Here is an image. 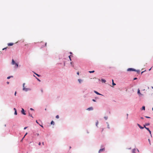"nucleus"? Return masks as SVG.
Returning a JSON list of instances; mask_svg holds the SVG:
<instances>
[{
	"label": "nucleus",
	"instance_id": "c85d7f7f",
	"mask_svg": "<svg viewBox=\"0 0 153 153\" xmlns=\"http://www.w3.org/2000/svg\"><path fill=\"white\" fill-rule=\"evenodd\" d=\"M40 126H41L42 127L44 128L43 125H39Z\"/></svg>",
	"mask_w": 153,
	"mask_h": 153
},
{
	"label": "nucleus",
	"instance_id": "423d86ee",
	"mask_svg": "<svg viewBox=\"0 0 153 153\" xmlns=\"http://www.w3.org/2000/svg\"><path fill=\"white\" fill-rule=\"evenodd\" d=\"M138 127L141 129H143L144 128V126L143 127H142L141 126V125H137Z\"/></svg>",
	"mask_w": 153,
	"mask_h": 153
},
{
	"label": "nucleus",
	"instance_id": "e433bc0d",
	"mask_svg": "<svg viewBox=\"0 0 153 153\" xmlns=\"http://www.w3.org/2000/svg\"><path fill=\"white\" fill-rule=\"evenodd\" d=\"M136 149V150H137V151H138V152H139V150H138V149Z\"/></svg>",
	"mask_w": 153,
	"mask_h": 153
},
{
	"label": "nucleus",
	"instance_id": "052dcab7",
	"mask_svg": "<svg viewBox=\"0 0 153 153\" xmlns=\"http://www.w3.org/2000/svg\"><path fill=\"white\" fill-rule=\"evenodd\" d=\"M70 53L71 54H72V53L71 52H70Z\"/></svg>",
	"mask_w": 153,
	"mask_h": 153
},
{
	"label": "nucleus",
	"instance_id": "6ab92c4d",
	"mask_svg": "<svg viewBox=\"0 0 153 153\" xmlns=\"http://www.w3.org/2000/svg\"><path fill=\"white\" fill-rule=\"evenodd\" d=\"M148 140L149 142V143L150 145H151V141H150V139H149Z\"/></svg>",
	"mask_w": 153,
	"mask_h": 153
},
{
	"label": "nucleus",
	"instance_id": "4d7b16f0",
	"mask_svg": "<svg viewBox=\"0 0 153 153\" xmlns=\"http://www.w3.org/2000/svg\"><path fill=\"white\" fill-rule=\"evenodd\" d=\"M131 149V148H129V149Z\"/></svg>",
	"mask_w": 153,
	"mask_h": 153
},
{
	"label": "nucleus",
	"instance_id": "ea45409f",
	"mask_svg": "<svg viewBox=\"0 0 153 153\" xmlns=\"http://www.w3.org/2000/svg\"><path fill=\"white\" fill-rule=\"evenodd\" d=\"M16 91L15 93V96H16Z\"/></svg>",
	"mask_w": 153,
	"mask_h": 153
},
{
	"label": "nucleus",
	"instance_id": "680f3d73",
	"mask_svg": "<svg viewBox=\"0 0 153 153\" xmlns=\"http://www.w3.org/2000/svg\"><path fill=\"white\" fill-rule=\"evenodd\" d=\"M151 68L149 70V71H150L151 69Z\"/></svg>",
	"mask_w": 153,
	"mask_h": 153
},
{
	"label": "nucleus",
	"instance_id": "69168bd1",
	"mask_svg": "<svg viewBox=\"0 0 153 153\" xmlns=\"http://www.w3.org/2000/svg\"><path fill=\"white\" fill-rule=\"evenodd\" d=\"M45 110H46V108H45Z\"/></svg>",
	"mask_w": 153,
	"mask_h": 153
},
{
	"label": "nucleus",
	"instance_id": "1a4fd4ad",
	"mask_svg": "<svg viewBox=\"0 0 153 153\" xmlns=\"http://www.w3.org/2000/svg\"><path fill=\"white\" fill-rule=\"evenodd\" d=\"M136 150V149H133L132 150V153H136L135 152Z\"/></svg>",
	"mask_w": 153,
	"mask_h": 153
},
{
	"label": "nucleus",
	"instance_id": "473e14b6",
	"mask_svg": "<svg viewBox=\"0 0 153 153\" xmlns=\"http://www.w3.org/2000/svg\"><path fill=\"white\" fill-rule=\"evenodd\" d=\"M39 145H40L41 144V143L40 142H39L38 144Z\"/></svg>",
	"mask_w": 153,
	"mask_h": 153
},
{
	"label": "nucleus",
	"instance_id": "a19ab883",
	"mask_svg": "<svg viewBox=\"0 0 153 153\" xmlns=\"http://www.w3.org/2000/svg\"><path fill=\"white\" fill-rule=\"evenodd\" d=\"M41 91L42 92H43V90L42 89H41Z\"/></svg>",
	"mask_w": 153,
	"mask_h": 153
},
{
	"label": "nucleus",
	"instance_id": "bb28decb",
	"mask_svg": "<svg viewBox=\"0 0 153 153\" xmlns=\"http://www.w3.org/2000/svg\"><path fill=\"white\" fill-rule=\"evenodd\" d=\"M137 93L138 94H140V90L139 89L138 91V92H137Z\"/></svg>",
	"mask_w": 153,
	"mask_h": 153
},
{
	"label": "nucleus",
	"instance_id": "58836bf2",
	"mask_svg": "<svg viewBox=\"0 0 153 153\" xmlns=\"http://www.w3.org/2000/svg\"><path fill=\"white\" fill-rule=\"evenodd\" d=\"M13 109H14V110L15 111H16V109L15 108H14Z\"/></svg>",
	"mask_w": 153,
	"mask_h": 153
},
{
	"label": "nucleus",
	"instance_id": "5701e85b",
	"mask_svg": "<svg viewBox=\"0 0 153 153\" xmlns=\"http://www.w3.org/2000/svg\"><path fill=\"white\" fill-rule=\"evenodd\" d=\"M104 118L105 119V120H107L108 118V117H104Z\"/></svg>",
	"mask_w": 153,
	"mask_h": 153
},
{
	"label": "nucleus",
	"instance_id": "f3484780",
	"mask_svg": "<svg viewBox=\"0 0 153 153\" xmlns=\"http://www.w3.org/2000/svg\"><path fill=\"white\" fill-rule=\"evenodd\" d=\"M13 76H8L7 77V79H10V78L11 77H13Z\"/></svg>",
	"mask_w": 153,
	"mask_h": 153
},
{
	"label": "nucleus",
	"instance_id": "393cba45",
	"mask_svg": "<svg viewBox=\"0 0 153 153\" xmlns=\"http://www.w3.org/2000/svg\"><path fill=\"white\" fill-rule=\"evenodd\" d=\"M135 71H136L137 72V73H138V74H139V73L140 72V71L139 70H137V71L136 70Z\"/></svg>",
	"mask_w": 153,
	"mask_h": 153
},
{
	"label": "nucleus",
	"instance_id": "f03ea898",
	"mask_svg": "<svg viewBox=\"0 0 153 153\" xmlns=\"http://www.w3.org/2000/svg\"><path fill=\"white\" fill-rule=\"evenodd\" d=\"M143 125L144 126V128L149 131V133L151 135V137H152V134H151V131L150 130V129L149 128L147 127H146V126H148L149 125Z\"/></svg>",
	"mask_w": 153,
	"mask_h": 153
},
{
	"label": "nucleus",
	"instance_id": "20e7f679",
	"mask_svg": "<svg viewBox=\"0 0 153 153\" xmlns=\"http://www.w3.org/2000/svg\"><path fill=\"white\" fill-rule=\"evenodd\" d=\"M127 71H135L136 70L135 69L132 68H128L127 69Z\"/></svg>",
	"mask_w": 153,
	"mask_h": 153
},
{
	"label": "nucleus",
	"instance_id": "7c9ffc66",
	"mask_svg": "<svg viewBox=\"0 0 153 153\" xmlns=\"http://www.w3.org/2000/svg\"><path fill=\"white\" fill-rule=\"evenodd\" d=\"M7 47H6V48H3L2 49L3 50H5V49H7Z\"/></svg>",
	"mask_w": 153,
	"mask_h": 153
},
{
	"label": "nucleus",
	"instance_id": "8fccbe9b",
	"mask_svg": "<svg viewBox=\"0 0 153 153\" xmlns=\"http://www.w3.org/2000/svg\"><path fill=\"white\" fill-rule=\"evenodd\" d=\"M24 138H23V137L22 138V140H21V141H22L23 140V139H24Z\"/></svg>",
	"mask_w": 153,
	"mask_h": 153
},
{
	"label": "nucleus",
	"instance_id": "4468645a",
	"mask_svg": "<svg viewBox=\"0 0 153 153\" xmlns=\"http://www.w3.org/2000/svg\"><path fill=\"white\" fill-rule=\"evenodd\" d=\"M142 110H145V106H143L142 108V109H141Z\"/></svg>",
	"mask_w": 153,
	"mask_h": 153
},
{
	"label": "nucleus",
	"instance_id": "9d476101",
	"mask_svg": "<svg viewBox=\"0 0 153 153\" xmlns=\"http://www.w3.org/2000/svg\"><path fill=\"white\" fill-rule=\"evenodd\" d=\"M94 92L96 94H97L99 95H102V94H100L98 92H97V91H94Z\"/></svg>",
	"mask_w": 153,
	"mask_h": 153
},
{
	"label": "nucleus",
	"instance_id": "864d4df0",
	"mask_svg": "<svg viewBox=\"0 0 153 153\" xmlns=\"http://www.w3.org/2000/svg\"><path fill=\"white\" fill-rule=\"evenodd\" d=\"M71 64H72V62H71Z\"/></svg>",
	"mask_w": 153,
	"mask_h": 153
},
{
	"label": "nucleus",
	"instance_id": "bf43d9fd",
	"mask_svg": "<svg viewBox=\"0 0 153 153\" xmlns=\"http://www.w3.org/2000/svg\"><path fill=\"white\" fill-rule=\"evenodd\" d=\"M152 88L153 89V87H152Z\"/></svg>",
	"mask_w": 153,
	"mask_h": 153
},
{
	"label": "nucleus",
	"instance_id": "a18cd8bd",
	"mask_svg": "<svg viewBox=\"0 0 153 153\" xmlns=\"http://www.w3.org/2000/svg\"><path fill=\"white\" fill-rule=\"evenodd\" d=\"M87 132L88 134L89 133V132H88V130H87Z\"/></svg>",
	"mask_w": 153,
	"mask_h": 153
},
{
	"label": "nucleus",
	"instance_id": "37998d69",
	"mask_svg": "<svg viewBox=\"0 0 153 153\" xmlns=\"http://www.w3.org/2000/svg\"><path fill=\"white\" fill-rule=\"evenodd\" d=\"M30 109L31 110H33V108H30Z\"/></svg>",
	"mask_w": 153,
	"mask_h": 153
},
{
	"label": "nucleus",
	"instance_id": "6e6d98bb",
	"mask_svg": "<svg viewBox=\"0 0 153 153\" xmlns=\"http://www.w3.org/2000/svg\"><path fill=\"white\" fill-rule=\"evenodd\" d=\"M143 72V71L142 72H141V74H142Z\"/></svg>",
	"mask_w": 153,
	"mask_h": 153
},
{
	"label": "nucleus",
	"instance_id": "a211bd4d",
	"mask_svg": "<svg viewBox=\"0 0 153 153\" xmlns=\"http://www.w3.org/2000/svg\"><path fill=\"white\" fill-rule=\"evenodd\" d=\"M27 134V132H26L25 135H24V137H23V138H24L25 137V136Z\"/></svg>",
	"mask_w": 153,
	"mask_h": 153
},
{
	"label": "nucleus",
	"instance_id": "7ed1b4c3",
	"mask_svg": "<svg viewBox=\"0 0 153 153\" xmlns=\"http://www.w3.org/2000/svg\"><path fill=\"white\" fill-rule=\"evenodd\" d=\"M105 150V148H104L100 149L98 151V153H100L104 151Z\"/></svg>",
	"mask_w": 153,
	"mask_h": 153
},
{
	"label": "nucleus",
	"instance_id": "ddd939ff",
	"mask_svg": "<svg viewBox=\"0 0 153 153\" xmlns=\"http://www.w3.org/2000/svg\"><path fill=\"white\" fill-rule=\"evenodd\" d=\"M101 81L102 82L105 83L106 82V80L103 79H101Z\"/></svg>",
	"mask_w": 153,
	"mask_h": 153
},
{
	"label": "nucleus",
	"instance_id": "c756f323",
	"mask_svg": "<svg viewBox=\"0 0 153 153\" xmlns=\"http://www.w3.org/2000/svg\"><path fill=\"white\" fill-rule=\"evenodd\" d=\"M35 74H36V75H37V76H39L40 75H39V74H36V73H35Z\"/></svg>",
	"mask_w": 153,
	"mask_h": 153
},
{
	"label": "nucleus",
	"instance_id": "3c124183",
	"mask_svg": "<svg viewBox=\"0 0 153 153\" xmlns=\"http://www.w3.org/2000/svg\"><path fill=\"white\" fill-rule=\"evenodd\" d=\"M42 144H43V145H44V142H42Z\"/></svg>",
	"mask_w": 153,
	"mask_h": 153
},
{
	"label": "nucleus",
	"instance_id": "de8ad7c7",
	"mask_svg": "<svg viewBox=\"0 0 153 153\" xmlns=\"http://www.w3.org/2000/svg\"><path fill=\"white\" fill-rule=\"evenodd\" d=\"M9 82H7V83L8 84H9Z\"/></svg>",
	"mask_w": 153,
	"mask_h": 153
},
{
	"label": "nucleus",
	"instance_id": "c9c22d12",
	"mask_svg": "<svg viewBox=\"0 0 153 153\" xmlns=\"http://www.w3.org/2000/svg\"><path fill=\"white\" fill-rule=\"evenodd\" d=\"M103 130H104V128H102V130L101 131V132H102V131H103Z\"/></svg>",
	"mask_w": 153,
	"mask_h": 153
},
{
	"label": "nucleus",
	"instance_id": "0e129e2a",
	"mask_svg": "<svg viewBox=\"0 0 153 153\" xmlns=\"http://www.w3.org/2000/svg\"><path fill=\"white\" fill-rule=\"evenodd\" d=\"M152 110H153V108H152Z\"/></svg>",
	"mask_w": 153,
	"mask_h": 153
},
{
	"label": "nucleus",
	"instance_id": "aec40b11",
	"mask_svg": "<svg viewBox=\"0 0 153 153\" xmlns=\"http://www.w3.org/2000/svg\"><path fill=\"white\" fill-rule=\"evenodd\" d=\"M51 124H54V122L53 121H52L51 123Z\"/></svg>",
	"mask_w": 153,
	"mask_h": 153
},
{
	"label": "nucleus",
	"instance_id": "6e6552de",
	"mask_svg": "<svg viewBox=\"0 0 153 153\" xmlns=\"http://www.w3.org/2000/svg\"><path fill=\"white\" fill-rule=\"evenodd\" d=\"M87 110L89 111L92 110H93V108L92 107H90L88 108Z\"/></svg>",
	"mask_w": 153,
	"mask_h": 153
},
{
	"label": "nucleus",
	"instance_id": "b1692460",
	"mask_svg": "<svg viewBox=\"0 0 153 153\" xmlns=\"http://www.w3.org/2000/svg\"><path fill=\"white\" fill-rule=\"evenodd\" d=\"M71 55H70L69 56V58L70 61L71 60Z\"/></svg>",
	"mask_w": 153,
	"mask_h": 153
},
{
	"label": "nucleus",
	"instance_id": "5fc2aeb1",
	"mask_svg": "<svg viewBox=\"0 0 153 153\" xmlns=\"http://www.w3.org/2000/svg\"><path fill=\"white\" fill-rule=\"evenodd\" d=\"M96 125V126L97 127H98V125Z\"/></svg>",
	"mask_w": 153,
	"mask_h": 153
},
{
	"label": "nucleus",
	"instance_id": "c03bdc74",
	"mask_svg": "<svg viewBox=\"0 0 153 153\" xmlns=\"http://www.w3.org/2000/svg\"><path fill=\"white\" fill-rule=\"evenodd\" d=\"M37 80L39 81H40V80L39 79H37Z\"/></svg>",
	"mask_w": 153,
	"mask_h": 153
},
{
	"label": "nucleus",
	"instance_id": "603ef678",
	"mask_svg": "<svg viewBox=\"0 0 153 153\" xmlns=\"http://www.w3.org/2000/svg\"><path fill=\"white\" fill-rule=\"evenodd\" d=\"M71 146H70L69 147V148H70V149H71Z\"/></svg>",
	"mask_w": 153,
	"mask_h": 153
},
{
	"label": "nucleus",
	"instance_id": "a878e982",
	"mask_svg": "<svg viewBox=\"0 0 153 153\" xmlns=\"http://www.w3.org/2000/svg\"><path fill=\"white\" fill-rule=\"evenodd\" d=\"M14 114L15 115H17V111H15L14 112Z\"/></svg>",
	"mask_w": 153,
	"mask_h": 153
},
{
	"label": "nucleus",
	"instance_id": "09e8293b",
	"mask_svg": "<svg viewBox=\"0 0 153 153\" xmlns=\"http://www.w3.org/2000/svg\"><path fill=\"white\" fill-rule=\"evenodd\" d=\"M36 122L37 123L39 124V123L36 120Z\"/></svg>",
	"mask_w": 153,
	"mask_h": 153
},
{
	"label": "nucleus",
	"instance_id": "0eeeda50",
	"mask_svg": "<svg viewBox=\"0 0 153 153\" xmlns=\"http://www.w3.org/2000/svg\"><path fill=\"white\" fill-rule=\"evenodd\" d=\"M21 112L22 113L24 114V115H25V112H24V109H23V108H22V110L21 111Z\"/></svg>",
	"mask_w": 153,
	"mask_h": 153
},
{
	"label": "nucleus",
	"instance_id": "412c9836",
	"mask_svg": "<svg viewBox=\"0 0 153 153\" xmlns=\"http://www.w3.org/2000/svg\"><path fill=\"white\" fill-rule=\"evenodd\" d=\"M56 118H57V119H58V118H59V115H56Z\"/></svg>",
	"mask_w": 153,
	"mask_h": 153
},
{
	"label": "nucleus",
	"instance_id": "cd10ccee",
	"mask_svg": "<svg viewBox=\"0 0 153 153\" xmlns=\"http://www.w3.org/2000/svg\"><path fill=\"white\" fill-rule=\"evenodd\" d=\"M28 128V127H25L24 128V130H25L27 128Z\"/></svg>",
	"mask_w": 153,
	"mask_h": 153
},
{
	"label": "nucleus",
	"instance_id": "72a5a7b5",
	"mask_svg": "<svg viewBox=\"0 0 153 153\" xmlns=\"http://www.w3.org/2000/svg\"><path fill=\"white\" fill-rule=\"evenodd\" d=\"M77 74L78 75H79V72H77Z\"/></svg>",
	"mask_w": 153,
	"mask_h": 153
},
{
	"label": "nucleus",
	"instance_id": "13d9d810",
	"mask_svg": "<svg viewBox=\"0 0 153 153\" xmlns=\"http://www.w3.org/2000/svg\"><path fill=\"white\" fill-rule=\"evenodd\" d=\"M30 116L31 117H32V115H30Z\"/></svg>",
	"mask_w": 153,
	"mask_h": 153
},
{
	"label": "nucleus",
	"instance_id": "f257e3e1",
	"mask_svg": "<svg viewBox=\"0 0 153 153\" xmlns=\"http://www.w3.org/2000/svg\"><path fill=\"white\" fill-rule=\"evenodd\" d=\"M12 64L13 65H15V67L16 68H18V64L17 63H16L13 59L12 60Z\"/></svg>",
	"mask_w": 153,
	"mask_h": 153
},
{
	"label": "nucleus",
	"instance_id": "9b49d317",
	"mask_svg": "<svg viewBox=\"0 0 153 153\" xmlns=\"http://www.w3.org/2000/svg\"><path fill=\"white\" fill-rule=\"evenodd\" d=\"M40 44H41V45H42V44H44L45 45V46H46V45H47V43H44L43 42H41Z\"/></svg>",
	"mask_w": 153,
	"mask_h": 153
},
{
	"label": "nucleus",
	"instance_id": "49530a36",
	"mask_svg": "<svg viewBox=\"0 0 153 153\" xmlns=\"http://www.w3.org/2000/svg\"><path fill=\"white\" fill-rule=\"evenodd\" d=\"M97 79L98 80V81H100V79Z\"/></svg>",
	"mask_w": 153,
	"mask_h": 153
},
{
	"label": "nucleus",
	"instance_id": "f704fd0d",
	"mask_svg": "<svg viewBox=\"0 0 153 153\" xmlns=\"http://www.w3.org/2000/svg\"><path fill=\"white\" fill-rule=\"evenodd\" d=\"M92 101L94 102H96V100L94 99H93Z\"/></svg>",
	"mask_w": 153,
	"mask_h": 153
},
{
	"label": "nucleus",
	"instance_id": "4be33fe9",
	"mask_svg": "<svg viewBox=\"0 0 153 153\" xmlns=\"http://www.w3.org/2000/svg\"><path fill=\"white\" fill-rule=\"evenodd\" d=\"M78 81H79V82L80 83L82 81V80L80 79H78Z\"/></svg>",
	"mask_w": 153,
	"mask_h": 153
},
{
	"label": "nucleus",
	"instance_id": "e2e57ef3",
	"mask_svg": "<svg viewBox=\"0 0 153 153\" xmlns=\"http://www.w3.org/2000/svg\"><path fill=\"white\" fill-rule=\"evenodd\" d=\"M6 125H4V126H5V127H6Z\"/></svg>",
	"mask_w": 153,
	"mask_h": 153
},
{
	"label": "nucleus",
	"instance_id": "4c0bfd02",
	"mask_svg": "<svg viewBox=\"0 0 153 153\" xmlns=\"http://www.w3.org/2000/svg\"><path fill=\"white\" fill-rule=\"evenodd\" d=\"M137 79V78H135L134 79V80H136Z\"/></svg>",
	"mask_w": 153,
	"mask_h": 153
},
{
	"label": "nucleus",
	"instance_id": "dca6fc26",
	"mask_svg": "<svg viewBox=\"0 0 153 153\" xmlns=\"http://www.w3.org/2000/svg\"><path fill=\"white\" fill-rule=\"evenodd\" d=\"M94 72V71H89V72L91 73H93Z\"/></svg>",
	"mask_w": 153,
	"mask_h": 153
},
{
	"label": "nucleus",
	"instance_id": "f8f14e48",
	"mask_svg": "<svg viewBox=\"0 0 153 153\" xmlns=\"http://www.w3.org/2000/svg\"><path fill=\"white\" fill-rule=\"evenodd\" d=\"M13 44L12 43H10L8 44V46H12L13 45Z\"/></svg>",
	"mask_w": 153,
	"mask_h": 153
},
{
	"label": "nucleus",
	"instance_id": "39448f33",
	"mask_svg": "<svg viewBox=\"0 0 153 153\" xmlns=\"http://www.w3.org/2000/svg\"><path fill=\"white\" fill-rule=\"evenodd\" d=\"M25 85V83H23V90L25 91H27L28 90V88L24 87Z\"/></svg>",
	"mask_w": 153,
	"mask_h": 153
},
{
	"label": "nucleus",
	"instance_id": "338daca9",
	"mask_svg": "<svg viewBox=\"0 0 153 153\" xmlns=\"http://www.w3.org/2000/svg\"><path fill=\"white\" fill-rule=\"evenodd\" d=\"M27 153H28V152H27Z\"/></svg>",
	"mask_w": 153,
	"mask_h": 153
},
{
	"label": "nucleus",
	"instance_id": "79ce46f5",
	"mask_svg": "<svg viewBox=\"0 0 153 153\" xmlns=\"http://www.w3.org/2000/svg\"><path fill=\"white\" fill-rule=\"evenodd\" d=\"M146 117L147 118H149L150 117Z\"/></svg>",
	"mask_w": 153,
	"mask_h": 153
},
{
	"label": "nucleus",
	"instance_id": "2eb2a0df",
	"mask_svg": "<svg viewBox=\"0 0 153 153\" xmlns=\"http://www.w3.org/2000/svg\"><path fill=\"white\" fill-rule=\"evenodd\" d=\"M112 84L113 85H116V84L114 83V80L113 79H112Z\"/></svg>",
	"mask_w": 153,
	"mask_h": 153
},
{
	"label": "nucleus",
	"instance_id": "2f4dec72",
	"mask_svg": "<svg viewBox=\"0 0 153 153\" xmlns=\"http://www.w3.org/2000/svg\"><path fill=\"white\" fill-rule=\"evenodd\" d=\"M107 128H110V127H109V125H108V126H107Z\"/></svg>",
	"mask_w": 153,
	"mask_h": 153
}]
</instances>
